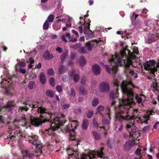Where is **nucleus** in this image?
Returning <instances> with one entry per match:
<instances>
[{
  "instance_id": "obj_17",
  "label": "nucleus",
  "mask_w": 159,
  "mask_h": 159,
  "mask_svg": "<svg viewBox=\"0 0 159 159\" xmlns=\"http://www.w3.org/2000/svg\"><path fill=\"white\" fill-rule=\"evenodd\" d=\"M54 57L53 55L50 53L48 51H46L45 53L43 55V57L45 60H48Z\"/></svg>"
},
{
  "instance_id": "obj_47",
  "label": "nucleus",
  "mask_w": 159,
  "mask_h": 159,
  "mask_svg": "<svg viewBox=\"0 0 159 159\" xmlns=\"http://www.w3.org/2000/svg\"><path fill=\"white\" fill-rule=\"evenodd\" d=\"M34 84V83L33 81H31L29 84V88L30 89H33Z\"/></svg>"
},
{
  "instance_id": "obj_33",
  "label": "nucleus",
  "mask_w": 159,
  "mask_h": 159,
  "mask_svg": "<svg viewBox=\"0 0 159 159\" xmlns=\"http://www.w3.org/2000/svg\"><path fill=\"white\" fill-rule=\"evenodd\" d=\"M68 55L67 52L63 53L60 56V58L61 59V62L63 63L64 61V59Z\"/></svg>"
},
{
  "instance_id": "obj_59",
  "label": "nucleus",
  "mask_w": 159,
  "mask_h": 159,
  "mask_svg": "<svg viewBox=\"0 0 159 159\" xmlns=\"http://www.w3.org/2000/svg\"><path fill=\"white\" fill-rule=\"evenodd\" d=\"M79 31L82 34L83 33V27L82 26H80L79 27Z\"/></svg>"
},
{
  "instance_id": "obj_64",
  "label": "nucleus",
  "mask_w": 159,
  "mask_h": 159,
  "mask_svg": "<svg viewBox=\"0 0 159 159\" xmlns=\"http://www.w3.org/2000/svg\"><path fill=\"white\" fill-rule=\"evenodd\" d=\"M158 124H159V122H156L154 126V129H156Z\"/></svg>"
},
{
  "instance_id": "obj_9",
  "label": "nucleus",
  "mask_w": 159,
  "mask_h": 159,
  "mask_svg": "<svg viewBox=\"0 0 159 159\" xmlns=\"http://www.w3.org/2000/svg\"><path fill=\"white\" fill-rule=\"evenodd\" d=\"M110 110L109 108H108L107 110V111L106 112V117H107L106 119H103L102 120V123L104 125L103 126V128L105 130H106L107 129L109 128V120L110 119V117L109 112Z\"/></svg>"
},
{
  "instance_id": "obj_27",
  "label": "nucleus",
  "mask_w": 159,
  "mask_h": 159,
  "mask_svg": "<svg viewBox=\"0 0 159 159\" xmlns=\"http://www.w3.org/2000/svg\"><path fill=\"white\" fill-rule=\"evenodd\" d=\"M66 70V68L63 65H61L58 69L59 73L60 74H64Z\"/></svg>"
},
{
  "instance_id": "obj_54",
  "label": "nucleus",
  "mask_w": 159,
  "mask_h": 159,
  "mask_svg": "<svg viewBox=\"0 0 159 159\" xmlns=\"http://www.w3.org/2000/svg\"><path fill=\"white\" fill-rule=\"evenodd\" d=\"M123 124L122 123H121L119 126V128H118L119 130L120 131H121L123 129Z\"/></svg>"
},
{
  "instance_id": "obj_18",
  "label": "nucleus",
  "mask_w": 159,
  "mask_h": 159,
  "mask_svg": "<svg viewBox=\"0 0 159 159\" xmlns=\"http://www.w3.org/2000/svg\"><path fill=\"white\" fill-rule=\"evenodd\" d=\"M40 81L41 83L43 84H45L46 82V79L45 75L43 73H41L39 75Z\"/></svg>"
},
{
  "instance_id": "obj_38",
  "label": "nucleus",
  "mask_w": 159,
  "mask_h": 159,
  "mask_svg": "<svg viewBox=\"0 0 159 159\" xmlns=\"http://www.w3.org/2000/svg\"><path fill=\"white\" fill-rule=\"evenodd\" d=\"M12 82L11 80L10 79H8L7 80H3L1 82V84H9L11 83Z\"/></svg>"
},
{
  "instance_id": "obj_6",
  "label": "nucleus",
  "mask_w": 159,
  "mask_h": 159,
  "mask_svg": "<svg viewBox=\"0 0 159 159\" xmlns=\"http://www.w3.org/2000/svg\"><path fill=\"white\" fill-rule=\"evenodd\" d=\"M153 112L152 111H148L146 114L144 116L139 117L137 121L140 124L144 123L147 124L148 123V120H149L150 115H153Z\"/></svg>"
},
{
  "instance_id": "obj_52",
  "label": "nucleus",
  "mask_w": 159,
  "mask_h": 159,
  "mask_svg": "<svg viewBox=\"0 0 159 159\" xmlns=\"http://www.w3.org/2000/svg\"><path fill=\"white\" fill-rule=\"evenodd\" d=\"M149 127L148 126H146L144 127L143 129V131L144 132H146L147 131H148L149 130Z\"/></svg>"
},
{
  "instance_id": "obj_15",
  "label": "nucleus",
  "mask_w": 159,
  "mask_h": 159,
  "mask_svg": "<svg viewBox=\"0 0 159 159\" xmlns=\"http://www.w3.org/2000/svg\"><path fill=\"white\" fill-rule=\"evenodd\" d=\"M22 153L24 158L26 157L31 158L33 156V154L32 153L30 152H29L26 150H23L22 151Z\"/></svg>"
},
{
  "instance_id": "obj_40",
  "label": "nucleus",
  "mask_w": 159,
  "mask_h": 159,
  "mask_svg": "<svg viewBox=\"0 0 159 159\" xmlns=\"http://www.w3.org/2000/svg\"><path fill=\"white\" fill-rule=\"evenodd\" d=\"M82 110L80 109L75 108H74V112L76 114H80L81 113Z\"/></svg>"
},
{
  "instance_id": "obj_28",
  "label": "nucleus",
  "mask_w": 159,
  "mask_h": 159,
  "mask_svg": "<svg viewBox=\"0 0 159 159\" xmlns=\"http://www.w3.org/2000/svg\"><path fill=\"white\" fill-rule=\"evenodd\" d=\"M89 122L86 119H84L83 121V123L82 125V128L84 129H87L89 125Z\"/></svg>"
},
{
  "instance_id": "obj_36",
  "label": "nucleus",
  "mask_w": 159,
  "mask_h": 159,
  "mask_svg": "<svg viewBox=\"0 0 159 159\" xmlns=\"http://www.w3.org/2000/svg\"><path fill=\"white\" fill-rule=\"evenodd\" d=\"M139 16L138 14H136L134 12L133 13V15L130 16V19L132 21V22H133V21H134L135 20L136 18L138 17Z\"/></svg>"
},
{
  "instance_id": "obj_23",
  "label": "nucleus",
  "mask_w": 159,
  "mask_h": 159,
  "mask_svg": "<svg viewBox=\"0 0 159 159\" xmlns=\"http://www.w3.org/2000/svg\"><path fill=\"white\" fill-rule=\"evenodd\" d=\"M70 124L72 127H73V126H74V128L72 129L71 131L73 132L74 133L75 129H76V127L78 125V121L75 120H72Z\"/></svg>"
},
{
  "instance_id": "obj_46",
  "label": "nucleus",
  "mask_w": 159,
  "mask_h": 159,
  "mask_svg": "<svg viewBox=\"0 0 159 159\" xmlns=\"http://www.w3.org/2000/svg\"><path fill=\"white\" fill-rule=\"evenodd\" d=\"M70 107V105L69 104H64L62 106V108L64 109L68 108Z\"/></svg>"
},
{
  "instance_id": "obj_20",
  "label": "nucleus",
  "mask_w": 159,
  "mask_h": 159,
  "mask_svg": "<svg viewBox=\"0 0 159 159\" xmlns=\"http://www.w3.org/2000/svg\"><path fill=\"white\" fill-rule=\"evenodd\" d=\"M66 90L68 94L70 97H74L75 96V91L73 89L71 88L70 89H69L68 88H67Z\"/></svg>"
},
{
  "instance_id": "obj_53",
  "label": "nucleus",
  "mask_w": 159,
  "mask_h": 159,
  "mask_svg": "<svg viewBox=\"0 0 159 159\" xmlns=\"http://www.w3.org/2000/svg\"><path fill=\"white\" fill-rule=\"evenodd\" d=\"M140 151L141 149H140L138 148L135 151V153L138 155H140Z\"/></svg>"
},
{
  "instance_id": "obj_37",
  "label": "nucleus",
  "mask_w": 159,
  "mask_h": 159,
  "mask_svg": "<svg viewBox=\"0 0 159 159\" xmlns=\"http://www.w3.org/2000/svg\"><path fill=\"white\" fill-rule=\"evenodd\" d=\"M49 23L48 20H46L45 23H44L43 28L44 30H47L48 29L49 27Z\"/></svg>"
},
{
  "instance_id": "obj_62",
  "label": "nucleus",
  "mask_w": 159,
  "mask_h": 159,
  "mask_svg": "<svg viewBox=\"0 0 159 159\" xmlns=\"http://www.w3.org/2000/svg\"><path fill=\"white\" fill-rule=\"evenodd\" d=\"M75 53H74L73 52L71 53V55H70V57L71 58H74L75 57Z\"/></svg>"
},
{
  "instance_id": "obj_43",
  "label": "nucleus",
  "mask_w": 159,
  "mask_h": 159,
  "mask_svg": "<svg viewBox=\"0 0 159 159\" xmlns=\"http://www.w3.org/2000/svg\"><path fill=\"white\" fill-rule=\"evenodd\" d=\"M129 73L133 75L134 78H137L138 77L137 74L134 72V71L130 70L129 71Z\"/></svg>"
},
{
  "instance_id": "obj_12",
  "label": "nucleus",
  "mask_w": 159,
  "mask_h": 159,
  "mask_svg": "<svg viewBox=\"0 0 159 159\" xmlns=\"http://www.w3.org/2000/svg\"><path fill=\"white\" fill-rule=\"evenodd\" d=\"M100 41V40L98 41L96 39H94L92 40L90 42H88L86 44V48L89 51H91L92 49L93 45H94V44L93 43V42L95 43L96 44H97Z\"/></svg>"
},
{
  "instance_id": "obj_1",
  "label": "nucleus",
  "mask_w": 159,
  "mask_h": 159,
  "mask_svg": "<svg viewBox=\"0 0 159 159\" xmlns=\"http://www.w3.org/2000/svg\"><path fill=\"white\" fill-rule=\"evenodd\" d=\"M113 83L117 87H120L122 93L126 94L127 100L120 99L118 108L120 110L119 113L116 114V117L120 121L132 120L134 115H129L127 111L130 108V105L133 102V95L132 89L134 86L131 81H121L119 79L114 78Z\"/></svg>"
},
{
  "instance_id": "obj_3",
  "label": "nucleus",
  "mask_w": 159,
  "mask_h": 159,
  "mask_svg": "<svg viewBox=\"0 0 159 159\" xmlns=\"http://www.w3.org/2000/svg\"><path fill=\"white\" fill-rule=\"evenodd\" d=\"M38 112L41 113H48V115L50 116V119L48 120L51 125L50 128L46 131V133L49 135H54L53 132L59 128V126L62 125L63 123L59 120L58 117H56L54 114L48 112L47 110L43 107H40L38 108Z\"/></svg>"
},
{
  "instance_id": "obj_30",
  "label": "nucleus",
  "mask_w": 159,
  "mask_h": 159,
  "mask_svg": "<svg viewBox=\"0 0 159 159\" xmlns=\"http://www.w3.org/2000/svg\"><path fill=\"white\" fill-rule=\"evenodd\" d=\"M151 87L153 88L155 91L158 90V87L157 82L155 80H153L151 84Z\"/></svg>"
},
{
  "instance_id": "obj_50",
  "label": "nucleus",
  "mask_w": 159,
  "mask_h": 159,
  "mask_svg": "<svg viewBox=\"0 0 159 159\" xmlns=\"http://www.w3.org/2000/svg\"><path fill=\"white\" fill-rule=\"evenodd\" d=\"M41 64L39 63L38 64H37L35 66V68L37 69H39L41 68Z\"/></svg>"
},
{
  "instance_id": "obj_32",
  "label": "nucleus",
  "mask_w": 159,
  "mask_h": 159,
  "mask_svg": "<svg viewBox=\"0 0 159 159\" xmlns=\"http://www.w3.org/2000/svg\"><path fill=\"white\" fill-rule=\"evenodd\" d=\"M54 94L53 91L51 90H48L46 92V95L51 98H53L54 97Z\"/></svg>"
},
{
  "instance_id": "obj_25",
  "label": "nucleus",
  "mask_w": 159,
  "mask_h": 159,
  "mask_svg": "<svg viewBox=\"0 0 159 159\" xmlns=\"http://www.w3.org/2000/svg\"><path fill=\"white\" fill-rule=\"evenodd\" d=\"M35 152L38 154V155H40L42 153V145L40 144L36 145Z\"/></svg>"
},
{
  "instance_id": "obj_60",
  "label": "nucleus",
  "mask_w": 159,
  "mask_h": 159,
  "mask_svg": "<svg viewBox=\"0 0 159 159\" xmlns=\"http://www.w3.org/2000/svg\"><path fill=\"white\" fill-rule=\"evenodd\" d=\"M30 63L31 64H33L34 62V60L33 59L32 57L30 58L29 59Z\"/></svg>"
},
{
  "instance_id": "obj_57",
  "label": "nucleus",
  "mask_w": 159,
  "mask_h": 159,
  "mask_svg": "<svg viewBox=\"0 0 159 159\" xmlns=\"http://www.w3.org/2000/svg\"><path fill=\"white\" fill-rule=\"evenodd\" d=\"M86 82V79L84 78H82L81 80V84H83L84 85L85 84V83Z\"/></svg>"
},
{
  "instance_id": "obj_58",
  "label": "nucleus",
  "mask_w": 159,
  "mask_h": 159,
  "mask_svg": "<svg viewBox=\"0 0 159 159\" xmlns=\"http://www.w3.org/2000/svg\"><path fill=\"white\" fill-rule=\"evenodd\" d=\"M37 77V75L34 74H33L30 75V78L31 79H33L34 78H35Z\"/></svg>"
},
{
  "instance_id": "obj_31",
  "label": "nucleus",
  "mask_w": 159,
  "mask_h": 159,
  "mask_svg": "<svg viewBox=\"0 0 159 159\" xmlns=\"http://www.w3.org/2000/svg\"><path fill=\"white\" fill-rule=\"evenodd\" d=\"M79 93L83 95H85L87 94V91L82 86H80L79 89Z\"/></svg>"
},
{
  "instance_id": "obj_7",
  "label": "nucleus",
  "mask_w": 159,
  "mask_h": 159,
  "mask_svg": "<svg viewBox=\"0 0 159 159\" xmlns=\"http://www.w3.org/2000/svg\"><path fill=\"white\" fill-rule=\"evenodd\" d=\"M99 90L101 92H107L110 90L108 83L107 81L102 82L99 86Z\"/></svg>"
},
{
  "instance_id": "obj_14",
  "label": "nucleus",
  "mask_w": 159,
  "mask_h": 159,
  "mask_svg": "<svg viewBox=\"0 0 159 159\" xmlns=\"http://www.w3.org/2000/svg\"><path fill=\"white\" fill-rule=\"evenodd\" d=\"M93 71V73L96 75H98L101 72V69L99 65H95L92 67Z\"/></svg>"
},
{
  "instance_id": "obj_35",
  "label": "nucleus",
  "mask_w": 159,
  "mask_h": 159,
  "mask_svg": "<svg viewBox=\"0 0 159 159\" xmlns=\"http://www.w3.org/2000/svg\"><path fill=\"white\" fill-rule=\"evenodd\" d=\"M93 134L94 138L98 140L100 139L101 137L100 135L97 132H93Z\"/></svg>"
},
{
  "instance_id": "obj_39",
  "label": "nucleus",
  "mask_w": 159,
  "mask_h": 159,
  "mask_svg": "<svg viewBox=\"0 0 159 159\" xmlns=\"http://www.w3.org/2000/svg\"><path fill=\"white\" fill-rule=\"evenodd\" d=\"M19 66L21 67H24L26 66V63L24 61H20L18 62Z\"/></svg>"
},
{
  "instance_id": "obj_21",
  "label": "nucleus",
  "mask_w": 159,
  "mask_h": 159,
  "mask_svg": "<svg viewBox=\"0 0 159 159\" xmlns=\"http://www.w3.org/2000/svg\"><path fill=\"white\" fill-rule=\"evenodd\" d=\"M118 89V88L117 89V90L116 91V92L117 93L116 94H115L113 92H111L110 94V98L112 100H113L115 97H118L117 96V91ZM115 102L114 100H113L112 101V106H115Z\"/></svg>"
},
{
  "instance_id": "obj_44",
  "label": "nucleus",
  "mask_w": 159,
  "mask_h": 159,
  "mask_svg": "<svg viewBox=\"0 0 159 159\" xmlns=\"http://www.w3.org/2000/svg\"><path fill=\"white\" fill-rule=\"evenodd\" d=\"M54 71L52 69H50L47 70V74L49 75H53Z\"/></svg>"
},
{
  "instance_id": "obj_34",
  "label": "nucleus",
  "mask_w": 159,
  "mask_h": 159,
  "mask_svg": "<svg viewBox=\"0 0 159 159\" xmlns=\"http://www.w3.org/2000/svg\"><path fill=\"white\" fill-rule=\"evenodd\" d=\"M99 100L97 98H94L92 101V104L93 107H96L98 104Z\"/></svg>"
},
{
  "instance_id": "obj_29",
  "label": "nucleus",
  "mask_w": 159,
  "mask_h": 159,
  "mask_svg": "<svg viewBox=\"0 0 159 159\" xmlns=\"http://www.w3.org/2000/svg\"><path fill=\"white\" fill-rule=\"evenodd\" d=\"M136 100L138 103H140L143 99H144L145 98V96L143 95H137L135 97Z\"/></svg>"
},
{
  "instance_id": "obj_24",
  "label": "nucleus",
  "mask_w": 159,
  "mask_h": 159,
  "mask_svg": "<svg viewBox=\"0 0 159 159\" xmlns=\"http://www.w3.org/2000/svg\"><path fill=\"white\" fill-rule=\"evenodd\" d=\"M13 103L8 102L7 105L4 107L3 108L0 109V112H1L3 109L5 108H9L13 106ZM2 119L1 116H0V123L2 122Z\"/></svg>"
},
{
  "instance_id": "obj_10",
  "label": "nucleus",
  "mask_w": 159,
  "mask_h": 159,
  "mask_svg": "<svg viewBox=\"0 0 159 159\" xmlns=\"http://www.w3.org/2000/svg\"><path fill=\"white\" fill-rule=\"evenodd\" d=\"M90 24L89 23H87L86 25H84V33L86 35H88V37L89 38H92L93 36V34L89 29V26Z\"/></svg>"
},
{
  "instance_id": "obj_48",
  "label": "nucleus",
  "mask_w": 159,
  "mask_h": 159,
  "mask_svg": "<svg viewBox=\"0 0 159 159\" xmlns=\"http://www.w3.org/2000/svg\"><path fill=\"white\" fill-rule=\"evenodd\" d=\"M56 89L59 92H61L62 91V89L61 87L58 86L56 87Z\"/></svg>"
},
{
  "instance_id": "obj_49",
  "label": "nucleus",
  "mask_w": 159,
  "mask_h": 159,
  "mask_svg": "<svg viewBox=\"0 0 159 159\" xmlns=\"http://www.w3.org/2000/svg\"><path fill=\"white\" fill-rule=\"evenodd\" d=\"M29 108L28 107H20L19 108V111H22L23 110H25L26 111H28Z\"/></svg>"
},
{
  "instance_id": "obj_8",
  "label": "nucleus",
  "mask_w": 159,
  "mask_h": 159,
  "mask_svg": "<svg viewBox=\"0 0 159 159\" xmlns=\"http://www.w3.org/2000/svg\"><path fill=\"white\" fill-rule=\"evenodd\" d=\"M47 120H42L39 118H31L29 119V123L36 126H38L41 125V124L45 122Z\"/></svg>"
},
{
  "instance_id": "obj_19",
  "label": "nucleus",
  "mask_w": 159,
  "mask_h": 159,
  "mask_svg": "<svg viewBox=\"0 0 159 159\" xmlns=\"http://www.w3.org/2000/svg\"><path fill=\"white\" fill-rule=\"evenodd\" d=\"M74 70H72L69 73V75L70 76H73L74 80L75 82H78L79 80V76L78 74H74Z\"/></svg>"
},
{
  "instance_id": "obj_56",
  "label": "nucleus",
  "mask_w": 159,
  "mask_h": 159,
  "mask_svg": "<svg viewBox=\"0 0 159 159\" xmlns=\"http://www.w3.org/2000/svg\"><path fill=\"white\" fill-rule=\"evenodd\" d=\"M72 32L73 33L75 34L76 35V36L77 37H79L78 33L77 31L75 30H72Z\"/></svg>"
},
{
  "instance_id": "obj_42",
  "label": "nucleus",
  "mask_w": 159,
  "mask_h": 159,
  "mask_svg": "<svg viewBox=\"0 0 159 159\" xmlns=\"http://www.w3.org/2000/svg\"><path fill=\"white\" fill-rule=\"evenodd\" d=\"M54 16L52 15H50L48 17V19L47 20H48V21H49L50 22H52L53 21L54 19Z\"/></svg>"
},
{
  "instance_id": "obj_22",
  "label": "nucleus",
  "mask_w": 159,
  "mask_h": 159,
  "mask_svg": "<svg viewBox=\"0 0 159 159\" xmlns=\"http://www.w3.org/2000/svg\"><path fill=\"white\" fill-rule=\"evenodd\" d=\"M114 140L112 138L109 139L107 142V145L108 147L110 148H111L114 145Z\"/></svg>"
},
{
  "instance_id": "obj_13",
  "label": "nucleus",
  "mask_w": 159,
  "mask_h": 159,
  "mask_svg": "<svg viewBox=\"0 0 159 159\" xmlns=\"http://www.w3.org/2000/svg\"><path fill=\"white\" fill-rule=\"evenodd\" d=\"M67 37L68 38L69 41L72 42H75L76 41L77 39L76 38H74V40L71 39V37H70V34L69 33H67L65 35H63L61 36V39L63 41L65 42H67V41L65 37Z\"/></svg>"
},
{
  "instance_id": "obj_61",
  "label": "nucleus",
  "mask_w": 159,
  "mask_h": 159,
  "mask_svg": "<svg viewBox=\"0 0 159 159\" xmlns=\"http://www.w3.org/2000/svg\"><path fill=\"white\" fill-rule=\"evenodd\" d=\"M148 11V10L146 8H145L142 10V12L143 14H146Z\"/></svg>"
},
{
  "instance_id": "obj_51",
  "label": "nucleus",
  "mask_w": 159,
  "mask_h": 159,
  "mask_svg": "<svg viewBox=\"0 0 159 159\" xmlns=\"http://www.w3.org/2000/svg\"><path fill=\"white\" fill-rule=\"evenodd\" d=\"M56 50L59 53H61L62 52V48L59 47H57V48L56 49Z\"/></svg>"
},
{
  "instance_id": "obj_45",
  "label": "nucleus",
  "mask_w": 159,
  "mask_h": 159,
  "mask_svg": "<svg viewBox=\"0 0 159 159\" xmlns=\"http://www.w3.org/2000/svg\"><path fill=\"white\" fill-rule=\"evenodd\" d=\"M49 82L50 84L52 86H54L55 84V81L54 79L52 78H51L49 80Z\"/></svg>"
},
{
  "instance_id": "obj_55",
  "label": "nucleus",
  "mask_w": 159,
  "mask_h": 159,
  "mask_svg": "<svg viewBox=\"0 0 159 159\" xmlns=\"http://www.w3.org/2000/svg\"><path fill=\"white\" fill-rule=\"evenodd\" d=\"M19 70L20 73L23 74H25L26 72V70L25 69L20 68Z\"/></svg>"
},
{
  "instance_id": "obj_11",
  "label": "nucleus",
  "mask_w": 159,
  "mask_h": 159,
  "mask_svg": "<svg viewBox=\"0 0 159 159\" xmlns=\"http://www.w3.org/2000/svg\"><path fill=\"white\" fill-rule=\"evenodd\" d=\"M28 137L29 141H30L33 145H36L39 144L40 141L37 135L31 134L29 135Z\"/></svg>"
},
{
  "instance_id": "obj_26",
  "label": "nucleus",
  "mask_w": 159,
  "mask_h": 159,
  "mask_svg": "<svg viewBox=\"0 0 159 159\" xmlns=\"http://www.w3.org/2000/svg\"><path fill=\"white\" fill-rule=\"evenodd\" d=\"M77 61L81 66H83L85 65L86 63V61L83 57H80L79 59L77 60Z\"/></svg>"
},
{
  "instance_id": "obj_5",
  "label": "nucleus",
  "mask_w": 159,
  "mask_h": 159,
  "mask_svg": "<svg viewBox=\"0 0 159 159\" xmlns=\"http://www.w3.org/2000/svg\"><path fill=\"white\" fill-rule=\"evenodd\" d=\"M126 128L127 129H131V131H129L130 135L133 137L135 139L137 135L138 136L139 133L138 132L137 129H136L134 125V123L132 122L129 123V124H127L126 126Z\"/></svg>"
},
{
  "instance_id": "obj_2",
  "label": "nucleus",
  "mask_w": 159,
  "mask_h": 159,
  "mask_svg": "<svg viewBox=\"0 0 159 159\" xmlns=\"http://www.w3.org/2000/svg\"><path fill=\"white\" fill-rule=\"evenodd\" d=\"M138 48L135 47L133 50V53H132L126 48H123L120 52L116 53L112 55L109 59V62L111 63V67L108 65L105 66L107 71L111 73L112 72L116 73L119 66H122L126 67H129L130 65L135 67L133 64V61L136 58L134 54L138 53Z\"/></svg>"
},
{
  "instance_id": "obj_63",
  "label": "nucleus",
  "mask_w": 159,
  "mask_h": 159,
  "mask_svg": "<svg viewBox=\"0 0 159 159\" xmlns=\"http://www.w3.org/2000/svg\"><path fill=\"white\" fill-rule=\"evenodd\" d=\"M75 137L74 136L72 135L71 134H70V139L71 140H74L75 139Z\"/></svg>"
},
{
  "instance_id": "obj_16",
  "label": "nucleus",
  "mask_w": 159,
  "mask_h": 159,
  "mask_svg": "<svg viewBox=\"0 0 159 159\" xmlns=\"http://www.w3.org/2000/svg\"><path fill=\"white\" fill-rule=\"evenodd\" d=\"M105 108L102 106H99L97 108V111L102 116H103L105 115L104 113L105 112Z\"/></svg>"
},
{
  "instance_id": "obj_4",
  "label": "nucleus",
  "mask_w": 159,
  "mask_h": 159,
  "mask_svg": "<svg viewBox=\"0 0 159 159\" xmlns=\"http://www.w3.org/2000/svg\"><path fill=\"white\" fill-rule=\"evenodd\" d=\"M158 64L157 65L156 67L154 66L155 65L154 61H146L143 64L145 69L150 71L153 75L155 76V73L156 72L158 69V67L159 65V60H158Z\"/></svg>"
},
{
  "instance_id": "obj_41",
  "label": "nucleus",
  "mask_w": 159,
  "mask_h": 159,
  "mask_svg": "<svg viewBox=\"0 0 159 159\" xmlns=\"http://www.w3.org/2000/svg\"><path fill=\"white\" fill-rule=\"evenodd\" d=\"M93 115V111H89L88 112L87 116L88 118H91Z\"/></svg>"
}]
</instances>
